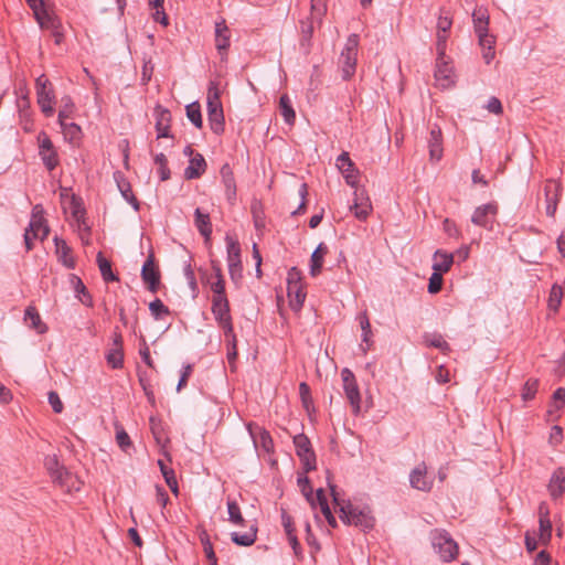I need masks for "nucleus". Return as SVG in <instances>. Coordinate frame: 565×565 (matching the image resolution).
<instances>
[{
	"label": "nucleus",
	"mask_w": 565,
	"mask_h": 565,
	"mask_svg": "<svg viewBox=\"0 0 565 565\" xmlns=\"http://www.w3.org/2000/svg\"><path fill=\"white\" fill-rule=\"evenodd\" d=\"M552 537L551 520H539V539L543 544H547Z\"/></svg>",
	"instance_id": "51"
},
{
	"label": "nucleus",
	"mask_w": 565,
	"mask_h": 565,
	"mask_svg": "<svg viewBox=\"0 0 565 565\" xmlns=\"http://www.w3.org/2000/svg\"><path fill=\"white\" fill-rule=\"evenodd\" d=\"M358 320H359V323H360V327L362 330V344L360 345V348L363 351V353H366L372 345V335H373L372 329H371V322H370L366 311L361 312L358 316Z\"/></svg>",
	"instance_id": "27"
},
{
	"label": "nucleus",
	"mask_w": 565,
	"mask_h": 565,
	"mask_svg": "<svg viewBox=\"0 0 565 565\" xmlns=\"http://www.w3.org/2000/svg\"><path fill=\"white\" fill-rule=\"evenodd\" d=\"M35 87H36L38 104H39L42 113L46 117L53 116V114H54L53 104L55 100V95H54V90L52 88V84L45 77V75H41L36 78Z\"/></svg>",
	"instance_id": "5"
},
{
	"label": "nucleus",
	"mask_w": 565,
	"mask_h": 565,
	"mask_svg": "<svg viewBox=\"0 0 565 565\" xmlns=\"http://www.w3.org/2000/svg\"><path fill=\"white\" fill-rule=\"evenodd\" d=\"M185 110H186V117L189 118V120L196 128H201L203 121H202L201 108H200L199 103L194 102V103L189 104L185 107Z\"/></svg>",
	"instance_id": "46"
},
{
	"label": "nucleus",
	"mask_w": 565,
	"mask_h": 565,
	"mask_svg": "<svg viewBox=\"0 0 565 565\" xmlns=\"http://www.w3.org/2000/svg\"><path fill=\"white\" fill-rule=\"evenodd\" d=\"M280 114L288 125H294L296 120V113L294 110L291 100L287 94H282L279 98Z\"/></svg>",
	"instance_id": "34"
},
{
	"label": "nucleus",
	"mask_w": 565,
	"mask_h": 565,
	"mask_svg": "<svg viewBox=\"0 0 565 565\" xmlns=\"http://www.w3.org/2000/svg\"><path fill=\"white\" fill-rule=\"evenodd\" d=\"M154 163L159 167V174L161 181L170 179V169L168 168V160L163 153L154 156Z\"/></svg>",
	"instance_id": "52"
},
{
	"label": "nucleus",
	"mask_w": 565,
	"mask_h": 565,
	"mask_svg": "<svg viewBox=\"0 0 565 565\" xmlns=\"http://www.w3.org/2000/svg\"><path fill=\"white\" fill-rule=\"evenodd\" d=\"M71 210L72 217L79 234V238L83 243L87 244L90 234V227L85 220V209L82 206L81 200L76 196L72 198Z\"/></svg>",
	"instance_id": "11"
},
{
	"label": "nucleus",
	"mask_w": 565,
	"mask_h": 565,
	"mask_svg": "<svg viewBox=\"0 0 565 565\" xmlns=\"http://www.w3.org/2000/svg\"><path fill=\"white\" fill-rule=\"evenodd\" d=\"M231 33L224 19L215 23V46L218 54L223 57L230 47Z\"/></svg>",
	"instance_id": "18"
},
{
	"label": "nucleus",
	"mask_w": 565,
	"mask_h": 565,
	"mask_svg": "<svg viewBox=\"0 0 565 565\" xmlns=\"http://www.w3.org/2000/svg\"><path fill=\"white\" fill-rule=\"evenodd\" d=\"M473 26L476 34L488 32L489 15L487 11L479 8L472 13Z\"/></svg>",
	"instance_id": "39"
},
{
	"label": "nucleus",
	"mask_w": 565,
	"mask_h": 565,
	"mask_svg": "<svg viewBox=\"0 0 565 565\" xmlns=\"http://www.w3.org/2000/svg\"><path fill=\"white\" fill-rule=\"evenodd\" d=\"M539 383L536 380H529L525 382L523 392H522V398L524 401H531L534 398L536 392H537Z\"/></svg>",
	"instance_id": "61"
},
{
	"label": "nucleus",
	"mask_w": 565,
	"mask_h": 565,
	"mask_svg": "<svg viewBox=\"0 0 565 565\" xmlns=\"http://www.w3.org/2000/svg\"><path fill=\"white\" fill-rule=\"evenodd\" d=\"M317 504L319 505L321 513L324 515V518L331 516L332 512L330 510L326 493L321 488L318 489L316 492L315 508L317 507Z\"/></svg>",
	"instance_id": "50"
},
{
	"label": "nucleus",
	"mask_w": 565,
	"mask_h": 565,
	"mask_svg": "<svg viewBox=\"0 0 565 565\" xmlns=\"http://www.w3.org/2000/svg\"><path fill=\"white\" fill-rule=\"evenodd\" d=\"M479 39V45L482 49V57L487 64H490L491 61L494 58L495 51H494V44L495 40L494 36L489 34L488 32H483L480 34H477Z\"/></svg>",
	"instance_id": "28"
},
{
	"label": "nucleus",
	"mask_w": 565,
	"mask_h": 565,
	"mask_svg": "<svg viewBox=\"0 0 565 565\" xmlns=\"http://www.w3.org/2000/svg\"><path fill=\"white\" fill-rule=\"evenodd\" d=\"M552 404H551V408H550V413L552 412H558L561 409H563L564 405H565V388L564 387H558L554 393H553V396H552Z\"/></svg>",
	"instance_id": "54"
},
{
	"label": "nucleus",
	"mask_w": 565,
	"mask_h": 565,
	"mask_svg": "<svg viewBox=\"0 0 565 565\" xmlns=\"http://www.w3.org/2000/svg\"><path fill=\"white\" fill-rule=\"evenodd\" d=\"M201 542L203 545V551L205 553L206 558L211 562L210 565H217V558L215 556L212 543L210 542L209 537H201Z\"/></svg>",
	"instance_id": "63"
},
{
	"label": "nucleus",
	"mask_w": 565,
	"mask_h": 565,
	"mask_svg": "<svg viewBox=\"0 0 565 565\" xmlns=\"http://www.w3.org/2000/svg\"><path fill=\"white\" fill-rule=\"evenodd\" d=\"M447 40H448V33L437 32V42H436V51L437 56H440L441 58H445L446 55V49H447Z\"/></svg>",
	"instance_id": "62"
},
{
	"label": "nucleus",
	"mask_w": 565,
	"mask_h": 565,
	"mask_svg": "<svg viewBox=\"0 0 565 565\" xmlns=\"http://www.w3.org/2000/svg\"><path fill=\"white\" fill-rule=\"evenodd\" d=\"M546 215L553 217L557 210V204L562 194V185L558 181L550 179L545 188Z\"/></svg>",
	"instance_id": "12"
},
{
	"label": "nucleus",
	"mask_w": 565,
	"mask_h": 565,
	"mask_svg": "<svg viewBox=\"0 0 565 565\" xmlns=\"http://www.w3.org/2000/svg\"><path fill=\"white\" fill-rule=\"evenodd\" d=\"M565 490V468H557L550 480L548 491L551 497L556 500L561 498Z\"/></svg>",
	"instance_id": "24"
},
{
	"label": "nucleus",
	"mask_w": 565,
	"mask_h": 565,
	"mask_svg": "<svg viewBox=\"0 0 565 565\" xmlns=\"http://www.w3.org/2000/svg\"><path fill=\"white\" fill-rule=\"evenodd\" d=\"M158 466H159L160 471L164 478L166 483L168 484L170 490L177 494L178 493V481H177L173 469L168 467L161 459L158 460Z\"/></svg>",
	"instance_id": "41"
},
{
	"label": "nucleus",
	"mask_w": 565,
	"mask_h": 565,
	"mask_svg": "<svg viewBox=\"0 0 565 565\" xmlns=\"http://www.w3.org/2000/svg\"><path fill=\"white\" fill-rule=\"evenodd\" d=\"M25 231H30L34 238L41 241L45 239L49 235V226L45 224V220H31L29 227Z\"/></svg>",
	"instance_id": "40"
},
{
	"label": "nucleus",
	"mask_w": 565,
	"mask_h": 565,
	"mask_svg": "<svg viewBox=\"0 0 565 565\" xmlns=\"http://www.w3.org/2000/svg\"><path fill=\"white\" fill-rule=\"evenodd\" d=\"M39 154L49 171L54 170L58 166L57 152L45 132L39 135Z\"/></svg>",
	"instance_id": "10"
},
{
	"label": "nucleus",
	"mask_w": 565,
	"mask_h": 565,
	"mask_svg": "<svg viewBox=\"0 0 565 565\" xmlns=\"http://www.w3.org/2000/svg\"><path fill=\"white\" fill-rule=\"evenodd\" d=\"M434 76L437 86L443 89L450 88L455 85L456 75L454 66L447 56L441 60L440 56H437Z\"/></svg>",
	"instance_id": "8"
},
{
	"label": "nucleus",
	"mask_w": 565,
	"mask_h": 565,
	"mask_svg": "<svg viewBox=\"0 0 565 565\" xmlns=\"http://www.w3.org/2000/svg\"><path fill=\"white\" fill-rule=\"evenodd\" d=\"M141 278L151 292H156L160 284V271L154 265L153 255L150 254L141 268Z\"/></svg>",
	"instance_id": "14"
},
{
	"label": "nucleus",
	"mask_w": 565,
	"mask_h": 565,
	"mask_svg": "<svg viewBox=\"0 0 565 565\" xmlns=\"http://www.w3.org/2000/svg\"><path fill=\"white\" fill-rule=\"evenodd\" d=\"M497 214L498 204L495 202L482 204L473 211L471 222L477 226L491 231L493 228Z\"/></svg>",
	"instance_id": "9"
},
{
	"label": "nucleus",
	"mask_w": 565,
	"mask_h": 565,
	"mask_svg": "<svg viewBox=\"0 0 565 565\" xmlns=\"http://www.w3.org/2000/svg\"><path fill=\"white\" fill-rule=\"evenodd\" d=\"M430 541L434 551L443 562H451L458 554V544L445 530H434L430 533Z\"/></svg>",
	"instance_id": "3"
},
{
	"label": "nucleus",
	"mask_w": 565,
	"mask_h": 565,
	"mask_svg": "<svg viewBox=\"0 0 565 565\" xmlns=\"http://www.w3.org/2000/svg\"><path fill=\"white\" fill-rule=\"evenodd\" d=\"M231 539L236 545L250 546L257 539V527L250 526V529L244 534L233 532L231 533Z\"/></svg>",
	"instance_id": "37"
},
{
	"label": "nucleus",
	"mask_w": 565,
	"mask_h": 565,
	"mask_svg": "<svg viewBox=\"0 0 565 565\" xmlns=\"http://www.w3.org/2000/svg\"><path fill=\"white\" fill-rule=\"evenodd\" d=\"M154 117H156V130L157 138H169L171 137L170 131V122H171V113L158 105L154 108Z\"/></svg>",
	"instance_id": "19"
},
{
	"label": "nucleus",
	"mask_w": 565,
	"mask_h": 565,
	"mask_svg": "<svg viewBox=\"0 0 565 565\" xmlns=\"http://www.w3.org/2000/svg\"><path fill=\"white\" fill-rule=\"evenodd\" d=\"M246 428L253 439L255 447H262L266 452H270L273 450L274 441L270 434L266 429L253 423H248Z\"/></svg>",
	"instance_id": "16"
},
{
	"label": "nucleus",
	"mask_w": 565,
	"mask_h": 565,
	"mask_svg": "<svg viewBox=\"0 0 565 565\" xmlns=\"http://www.w3.org/2000/svg\"><path fill=\"white\" fill-rule=\"evenodd\" d=\"M62 130L71 139H77L81 135V127L75 122H66V120L58 121Z\"/></svg>",
	"instance_id": "57"
},
{
	"label": "nucleus",
	"mask_w": 565,
	"mask_h": 565,
	"mask_svg": "<svg viewBox=\"0 0 565 565\" xmlns=\"http://www.w3.org/2000/svg\"><path fill=\"white\" fill-rule=\"evenodd\" d=\"M424 342L426 345L439 349L443 352L450 350L449 344L439 333L424 334Z\"/></svg>",
	"instance_id": "42"
},
{
	"label": "nucleus",
	"mask_w": 565,
	"mask_h": 565,
	"mask_svg": "<svg viewBox=\"0 0 565 565\" xmlns=\"http://www.w3.org/2000/svg\"><path fill=\"white\" fill-rule=\"evenodd\" d=\"M222 183L225 188V195L227 201L233 204L236 200V182L234 173L228 163L222 166L221 170Z\"/></svg>",
	"instance_id": "20"
},
{
	"label": "nucleus",
	"mask_w": 565,
	"mask_h": 565,
	"mask_svg": "<svg viewBox=\"0 0 565 565\" xmlns=\"http://www.w3.org/2000/svg\"><path fill=\"white\" fill-rule=\"evenodd\" d=\"M54 245L58 262L62 263L66 268L74 269L76 264L72 255V248L67 245V243L63 238L55 236Z\"/></svg>",
	"instance_id": "21"
},
{
	"label": "nucleus",
	"mask_w": 565,
	"mask_h": 565,
	"mask_svg": "<svg viewBox=\"0 0 565 565\" xmlns=\"http://www.w3.org/2000/svg\"><path fill=\"white\" fill-rule=\"evenodd\" d=\"M29 7L32 9L36 21L41 26L45 25L51 20L50 14L45 10L43 0H25Z\"/></svg>",
	"instance_id": "35"
},
{
	"label": "nucleus",
	"mask_w": 565,
	"mask_h": 565,
	"mask_svg": "<svg viewBox=\"0 0 565 565\" xmlns=\"http://www.w3.org/2000/svg\"><path fill=\"white\" fill-rule=\"evenodd\" d=\"M350 210L354 213V216L360 221H365L372 211L371 203H352Z\"/></svg>",
	"instance_id": "49"
},
{
	"label": "nucleus",
	"mask_w": 565,
	"mask_h": 565,
	"mask_svg": "<svg viewBox=\"0 0 565 565\" xmlns=\"http://www.w3.org/2000/svg\"><path fill=\"white\" fill-rule=\"evenodd\" d=\"M228 521L235 525H243L244 518L241 508L235 500L227 499Z\"/></svg>",
	"instance_id": "43"
},
{
	"label": "nucleus",
	"mask_w": 565,
	"mask_h": 565,
	"mask_svg": "<svg viewBox=\"0 0 565 565\" xmlns=\"http://www.w3.org/2000/svg\"><path fill=\"white\" fill-rule=\"evenodd\" d=\"M328 253V247L324 243H320L311 254L310 258V274L317 276L320 274L323 263V257Z\"/></svg>",
	"instance_id": "32"
},
{
	"label": "nucleus",
	"mask_w": 565,
	"mask_h": 565,
	"mask_svg": "<svg viewBox=\"0 0 565 565\" xmlns=\"http://www.w3.org/2000/svg\"><path fill=\"white\" fill-rule=\"evenodd\" d=\"M207 118L213 132L224 131V114L220 99V92L214 82H211L207 89Z\"/></svg>",
	"instance_id": "2"
},
{
	"label": "nucleus",
	"mask_w": 565,
	"mask_h": 565,
	"mask_svg": "<svg viewBox=\"0 0 565 565\" xmlns=\"http://www.w3.org/2000/svg\"><path fill=\"white\" fill-rule=\"evenodd\" d=\"M24 320L30 328L36 330L38 333L43 334L47 331V327L42 322L41 317L34 307H28L24 312Z\"/></svg>",
	"instance_id": "33"
},
{
	"label": "nucleus",
	"mask_w": 565,
	"mask_h": 565,
	"mask_svg": "<svg viewBox=\"0 0 565 565\" xmlns=\"http://www.w3.org/2000/svg\"><path fill=\"white\" fill-rule=\"evenodd\" d=\"M337 167L343 174L347 184H349L352 188H355L358 184V181H359V171L354 167V163L350 159V156L348 152L343 151L337 158Z\"/></svg>",
	"instance_id": "13"
},
{
	"label": "nucleus",
	"mask_w": 565,
	"mask_h": 565,
	"mask_svg": "<svg viewBox=\"0 0 565 565\" xmlns=\"http://www.w3.org/2000/svg\"><path fill=\"white\" fill-rule=\"evenodd\" d=\"M563 298V289L559 285L554 284L552 286L550 297H548V308L553 311H557Z\"/></svg>",
	"instance_id": "47"
},
{
	"label": "nucleus",
	"mask_w": 565,
	"mask_h": 565,
	"mask_svg": "<svg viewBox=\"0 0 565 565\" xmlns=\"http://www.w3.org/2000/svg\"><path fill=\"white\" fill-rule=\"evenodd\" d=\"M44 466L49 471L50 476L57 482L60 486L66 484L67 480L71 478V473L65 469L64 466H61L56 456H47L44 459Z\"/></svg>",
	"instance_id": "17"
},
{
	"label": "nucleus",
	"mask_w": 565,
	"mask_h": 565,
	"mask_svg": "<svg viewBox=\"0 0 565 565\" xmlns=\"http://www.w3.org/2000/svg\"><path fill=\"white\" fill-rule=\"evenodd\" d=\"M435 263L433 269L439 273H447L454 263V255L441 249H437L434 254Z\"/></svg>",
	"instance_id": "31"
},
{
	"label": "nucleus",
	"mask_w": 565,
	"mask_h": 565,
	"mask_svg": "<svg viewBox=\"0 0 565 565\" xmlns=\"http://www.w3.org/2000/svg\"><path fill=\"white\" fill-rule=\"evenodd\" d=\"M341 379L343 382V391L348 398L352 413L358 415L361 411V394L355 380V376L351 370L344 367L341 371Z\"/></svg>",
	"instance_id": "6"
},
{
	"label": "nucleus",
	"mask_w": 565,
	"mask_h": 565,
	"mask_svg": "<svg viewBox=\"0 0 565 565\" xmlns=\"http://www.w3.org/2000/svg\"><path fill=\"white\" fill-rule=\"evenodd\" d=\"M107 363L115 370L121 369L124 365L122 348H114L106 354Z\"/></svg>",
	"instance_id": "44"
},
{
	"label": "nucleus",
	"mask_w": 565,
	"mask_h": 565,
	"mask_svg": "<svg viewBox=\"0 0 565 565\" xmlns=\"http://www.w3.org/2000/svg\"><path fill=\"white\" fill-rule=\"evenodd\" d=\"M96 260L100 275L106 282L119 280L118 276H116L111 270L110 262L104 257L102 252L97 254Z\"/></svg>",
	"instance_id": "38"
},
{
	"label": "nucleus",
	"mask_w": 565,
	"mask_h": 565,
	"mask_svg": "<svg viewBox=\"0 0 565 565\" xmlns=\"http://www.w3.org/2000/svg\"><path fill=\"white\" fill-rule=\"evenodd\" d=\"M218 326L223 329L224 335L227 343H236V335L232 323V318L218 322Z\"/></svg>",
	"instance_id": "60"
},
{
	"label": "nucleus",
	"mask_w": 565,
	"mask_h": 565,
	"mask_svg": "<svg viewBox=\"0 0 565 565\" xmlns=\"http://www.w3.org/2000/svg\"><path fill=\"white\" fill-rule=\"evenodd\" d=\"M226 253L228 274L233 282L238 284L243 277V265L241 259V245L236 238L226 234Z\"/></svg>",
	"instance_id": "4"
},
{
	"label": "nucleus",
	"mask_w": 565,
	"mask_h": 565,
	"mask_svg": "<svg viewBox=\"0 0 565 565\" xmlns=\"http://www.w3.org/2000/svg\"><path fill=\"white\" fill-rule=\"evenodd\" d=\"M75 109V105L70 96H63L61 98V108L58 111V121L72 118Z\"/></svg>",
	"instance_id": "45"
},
{
	"label": "nucleus",
	"mask_w": 565,
	"mask_h": 565,
	"mask_svg": "<svg viewBox=\"0 0 565 565\" xmlns=\"http://www.w3.org/2000/svg\"><path fill=\"white\" fill-rule=\"evenodd\" d=\"M298 486H299L302 494L307 499V501L311 504L312 508H315V499H316V497H313V490H312V487L310 484L309 478L306 477V476L298 477Z\"/></svg>",
	"instance_id": "48"
},
{
	"label": "nucleus",
	"mask_w": 565,
	"mask_h": 565,
	"mask_svg": "<svg viewBox=\"0 0 565 565\" xmlns=\"http://www.w3.org/2000/svg\"><path fill=\"white\" fill-rule=\"evenodd\" d=\"M70 282L76 294V297L85 305H90V301H92V297L89 296V294L87 292L86 290V287L84 285V282L82 281V279L74 275V274H71L70 275Z\"/></svg>",
	"instance_id": "36"
},
{
	"label": "nucleus",
	"mask_w": 565,
	"mask_h": 565,
	"mask_svg": "<svg viewBox=\"0 0 565 565\" xmlns=\"http://www.w3.org/2000/svg\"><path fill=\"white\" fill-rule=\"evenodd\" d=\"M443 287V273L435 271L431 274L428 282V292L437 294Z\"/></svg>",
	"instance_id": "58"
},
{
	"label": "nucleus",
	"mask_w": 565,
	"mask_h": 565,
	"mask_svg": "<svg viewBox=\"0 0 565 565\" xmlns=\"http://www.w3.org/2000/svg\"><path fill=\"white\" fill-rule=\"evenodd\" d=\"M149 310L154 319H160L163 315H169V308L159 299H154L149 303Z\"/></svg>",
	"instance_id": "56"
},
{
	"label": "nucleus",
	"mask_w": 565,
	"mask_h": 565,
	"mask_svg": "<svg viewBox=\"0 0 565 565\" xmlns=\"http://www.w3.org/2000/svg\"><path fill=\"white\" fill-rule=\"evenodd\" d=\"M194 224L199 233L205 238V241H209L212 235V223L210 220V215L207 213H203L199 207L195 209Z\"/></svg>",
	"instance_id": "30"
},
{
	"label": "nucleus",
	"mask_w": 565,
	"mask_h": 565,
	"mask_svg": "<svg viewBox=\"0 0 565 565\" xmlns=\"http://www.w3.org/2000/svg\"><path fill=\"white\" fill-rule=\"evenodd\" d=\"M287 282H288V297H291V295L294 292V288L297 286H300V271L296 267H292L288 271Z\"/></svg>",
	"instance_id": "59"
},
{
	"label": "nucleus",
	"mask_w": 565,
	"mask_h": 565,
	"mask_svg": "<svg viewBox=\"0 0 565 565\" xmlns=\"http://www.w3.org/2000/svg\"><path fill=\"white\" fill-rule=\"evenodd\" d=\"M206 169V162L204 157L196 152L189 162V166L184 170V178L186 180L199 179Z\"/></svg>",
	"instance_id": "23"
},
{
	"label": "nucleus",
	"mask_w": 565,
	"mask_h": 565,
	"mask_svg": "<svg viewBox=\"0 0 565 565\" xmlns=\"http://www.w3.org/2000/svg\"><path fill=\"white\" fill-rule=\"evenodd\" d=\"M289 298L291 309L300 310L306 299V292L302 290L301 286H297L294 288V292Z\"/></svg>",
	"instance_id": "55"
},
{
	"label": "nucleus",
	"mask_w": 565,
	"mask_h": 565,
	"mask_svg": "<svg viewBox=\"0 0 565 565\" xmlns=\"http://www.w3.org/2000/svg\"><path fill=\"white\" fill-rule=\"evenodd\" d=\"M427 142L430 160L439 161L444 152L443 135L439 127L431 128Z\"/></svg>",
	"instance_id": "22"
},
{
	"label": "nucleus",
	"mask_w": 565,
	"mask_h": 565,
	"mask_svg": "<svg viewBox=\"0 0 565 565\" xmlns=\"http://www.w3.org/2000/svg\"><path fill=\"white\" fill-rule=\"evenodd\" d=\"M116 441L120 449L124 451H127L129 448L132 447V443L130 440L129 435L119 425H116Z\"/></svg>",
	"instance_id": "53"
},
{
	"label": "nucleus",
	"mask_w": 565,
	"mask_h": 565,
	"mask_svg": "<svg viewBox=\"0 0 565 565\" xmlns=\"http://www.w3.org/2000/svg\"><path fill=\"white\" fill-rule=\"evenodd\" d=\"M358 47H359V35L353 33L348 36L345 45L341 53L358 54Z\"/></svg>",
	"instance_id": "64"
},
{
	"label": "nucleus",
	"mask_w": 565,
	"mask_h": 565,
	"mask_svg": "<svg viewBox=\"0 0 565 565\" xmlns=\"http://www.w3.org/2000/svg\"><path fill=\"white\" fill-rule=\"evenodd\" d=\"M211 310L217 323L232 318L227 297L213 296Z\"/></svg>",
	"instance_id": "26"
},
{
	"label": "nucleus",
	"mask_w": 565,
	"mask_h": 565,
	"mask_svg": "<svg viewBox=\"0 0 565 565\" xmlns=\"http://www.w3.org/2000/svg\"><path fill=\"white\" fill-rule=\"evenodd\" d=\"M409 483L412 488L428 492L433 488V480L427 477V467L425 462L417 465L409 473Z\"/></svg>",
	"instance_id": "15"
},
{
	"label": "nucleus",
	"mask_w": 565,
	"mask_h": 565,
	"mask_svg": "<svg viewBox=\"0 0 565 565\" xmlns=\"http://www.w3.org/2000/svg\"><path fill=\"white\" fill-rule=\"evenodd\" d=\"M332 500L335 507L339 508L340 519L349 524L361 527L363 531H367L374 527L375 520L371 513V510L365 508H359L353 505L350 501L340 500L337 487L329 483Z\"/></svg>",
	"instance_id": "1"
},
{
	"label": "nucleus",
	"mask_w": 565,
	"mask_h": 565,
	"mask_svg": "<svg viewBox=\"0 0 565 565\" xmlns=\"http://www.w3.org/2000/svg\"><path fill=\"white\" fill-rule=\"evenodd\" d=\"M114 179H115L117 186H118L121 195L124 196V199L132 205L135 211H138L139 202H138L137 198L134 195V193L131 191V185L125 179L124 174L121 172L117 171L114 173Z\"/></svg>",
	"instance_id": "25"
},
{
	"label": "nucleus",
	"mask_w": 565,
	"mask_h": 565,
	"mask_svg": "<svg viewBox=\"0 0 565 565\" xmlns=\"http://www.w3.org/2000/svg\"><path fill=\"white\" fill-rule=\"evenodd\" d=\"M358 54L341 53L339 57V65L341 67L342 79H350L356 68Z\"/></svg>",
	"instance_id": "29"
},
{
	"label": "nucleus",
	"mask_w": 565,
	"mask_h": 565,
	"mask_svg": "<svg viewBox=\"0 0 565 565\" xmlns=\"http://www.w3.org/2000/svg\"><path fill=\"white\" fill-rule=\"evenodd\" d=\"M296 454L301 460L305 472L316 469V455L312 450L311 443L305 434H298L294 437Z\"/></svg>",
	"instance_id": "7"
}]
</instances>
